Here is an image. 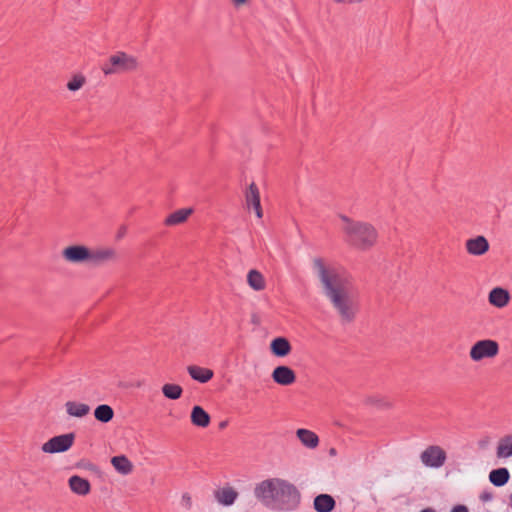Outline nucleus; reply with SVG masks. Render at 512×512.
I'll return each instance as SVG.
<instances>
[{
	"label": "nucleus",
	"instance_id": "6e6552de",
	"mask_svg": "<svg viewBox=\"0 0 512 512\" xmlns=\"http://www.w3.org/2000/svg\"><path fill=\"white\" fill-rule=\"evenodd\" d=\"M62 257L70 264H90V248L85 245H70L62 250Z\"/></svg>",
	"mask_w": 512,
	"mask_h": 512
},
{
	"label": "nucleus",
	"instance_id": "c85d7f7f",
	"mask_svg": "<svg viewBox=\"0 0 512 512\" xmlns=\"http://www.w3.org/2000/svg\"><path fill=\"white\" fill-rule=\"evenodd\" d=\"M85 82H86V79L83 75L76 74L67 83V88H68V90L75 92V91L80 90L83 87V85L85 84Z\"/></svg>",
	"mask_w": 512,
	"mask_h": 512
},
{
	"label": "nucleus",
	"instance_id": "2f4dec72",
	"mask_svg": "<svg viewBox=\"0 0 512 512\" xmlns=\"http://www.w3.org/2000/svg\"><path fill=\"white\" fill-rule=\"evenodd\" d=\"M126 231H127L126 226H124V225L120 226L117 231V234H116V239L119 240V239L123 238L126 234Z\"/></svg>",
	"mask_w": 512,
	"mask_h": 512
},
{
	"label": "nucleus",
	"instance_id": "cd10ccee",
	"mask_svg": "<svg viewBox=\"0 0 512 512\" xmlns=\"http://www.w3.org/2000/svg\"><path fill=\"white\" fill-rule=\"evenodd\" d=\"M163 395L170 400H177L182 396L183 389L178 384L167 383L162 386Z\"/></svg>",
	"mask_w": 512,
	"mask_h": 512
},
{
	"label": "nucleus",
	"instance_id": "c9c22d12",
	"mask_svg": "<svg viewBox=\"0 0 512 512\" xmlns=\"http://www.w3.org/2000/svg\"><path fill=\"white\" fill-rule=\"evenodd\" d=\"M483 500H490L491 497L489 495H482L481 497Z\"/></svg>",
	"mask_w": 512,
	"mask_h": 512
},
{
	"label": "nucleus",
	"instance_id": "72a5a7b5",
	"mask_svg": "<svg viewBox=\"0 0 512 512\" xmlns=\"http://www.w3.org/2000/svg\"><path fill=\"white\" fill-rule=\"evenodd\" d=\"M232 1L235 6L239 7L243 4H245L247 0H232Z\"/></svg>",
	"mask_w": 512,
	"mask_h": 512
},
{
	"label": "nucleus",
	"instance_id": "39448f33",
	"mask_svg": "<svg viewBox=\"0 0 512 512\" xmlns=\"http://www.w3.org/2000/svg\"><path fill=\"white\" fill-rule=\"evenodd\" d=\"M422 465L429 469H440L447 462L446 450L440 445H428L419 455Z\"/></svg>",
	"mask_w": 512,
	"mask_h": 512
},
{
	"label": "nucleus",
	"instance_id": "4be33fe9",
	"mask_svg": "<svg viewBox=\"0 0 512 512\" xmlns=\"http://www.w3.org/2000/svg\"><path fill=\"white\" fill-rule=\"evenodd\" d=\"M496 455L500 459L512 457V434L504 435L499 439Z\"/></svg>",
	"mask_w": 512,
	"mask_h": 512
},
{
	"label": "nucleus",
	"instance_id": "bb28decb",
	"mask_svg": "<svg viewBox=\"0 0 512 512\" xmlns=\"http://www.w3.org/2000/svg\"><path fill=\"white\" fill-rule=\"evenodd\" d=\"M94 417L99 422L108 423L113 419L114 411L111 406L107 404H101L95 408Z\"/></svg>",
	"mask_w": 512,
	"mask_h": 512
},
{
	"label": "nucleus",
	"instance_id": "9d476101",
	"mask_svg": "<svg viewBox=\"0 0 512 512\" xmlns=\"http://www.w3.org/2000/svg\"><path fill=\"white\" fill-rule=\"evenodd\" d=\"M245 203L247 209H253L257 218L263 217V210L260 203V192L255 183H251L245 191Z\"/></svg>",
	"mask_w": 512,
	"mask_h": 512
},
{
	"label": "nucleus",
	"instance_id": "f03ea898",
	"mask_svg": "<svg viewBox=\"0 0 512 512\" xmlns=\"http://www.w3.org/2000/svg\"><path fill=\"white\" fill-rule=\"evenodd\" d=\"M253 493L264 506L277 511H294L301 502L298 488L288 480L278 477L260 481L255 485Z\"/></svg>",
	"mask_w": 512,
	"mask_h": 512
},
{
	"label": "nucleus",
	"instance_id": "7c9ffc66",
	"mask_svg": "<svg viewBox=\"0 0 512 512\" xmlns=\"http://www.w3.org/2000/svg\"><path fill=\"white\" fill-rule=\"evenodd\" d=\"M180 502H181V505L185 509H190L192 507V498H191V496L188 493H184L181 496V501Z\"/></svg>",
	"mask_w": 512,
	"mask_h": 512
},
{
	"label": "nucleus",
	"instance_id": "ddd939ff",
	"mask_svg": "<svg viewBox=\"0 0 512 512\" xmlns=\"http://www.w3.org/2000/svg\"><path fill=\"white\" fill-rule=\"evenodd\" d=\"M488 301L492 306L501 309L508 305L510 294L502 287H495L489 292Z\"/></svg>",
	"mask_w": 512,
	"mask_h": 512
},
{
	"label": "nucleus",
	"instance_id": "423d86ee",
	"mask_svg": "<svg viewBox=\"0 0 512 512\" xmlns=\"http://www.w3.org/2000/svg\"><path fill=\"white\" fill-rule=\"evenodd\" d=\"M499 344L492 339H483L475 342L469 351V357L474 362H480L483 359H491L498 355Z\"/></svg>",
	"mask_w": 512,
	"mask_h": 512
},
{
	"label": "nucleus",
	"instance_id": "7ed1b4c3",
	"mask_svg": "<svg viewBox=\"0 0 512 512\" xmlns=\"http://www.w3.org/2000/svg\"><path fill=\"white\" fill-rule=\"evenodd\" d=\"M339 218L343 222V232L354 248L366 251L376 244L378 232L371 223L356 221L343 214H341Z\"/></svg>",
	"mask_w": 512,
	"mask_h": 512
},
{
	"label": "nucleus",
	"instance_id": "4c0bfd02",
	"mask_svg": "<svg viewBox=\"0 0 512 512\" xmlns=\"http://www.w3.org/2000/svg\"><path fill=\"white\" fill-rule=\"evenodd\" d=\"M329 453H330V455H335L336 454V450L334 448H331Z\"/></svg>",
	"mask_w": 512,
	"mask_h": 512
},
{
	"label": "nucleus",
	"instance_id": "dca6fc26",
	"mask_svg": "<svg viewBox=\"0 0 512 512\" xmlns=\"http://www.w3.org/2000/svg\"><path fill=\"white\" fill-rule=\"evenodd\" d=\"M187 372L193 380L202 384L209 382L214 376L213 370L197 365L188 366Z\"/></svg>",
	"mask_w": 512,
	"mask_h": 512
},
{
	"label": "nucleus",
	"instance_id": "f257e3e1",
	"mask_svg": "<svg viewBox=\"0 0 512 512\" xmlns=\"http://www.w3.org/2000/svg\"><path fill=\"white\" fill-rule=\"evenodd\" d=\"M313 271L320 281L323 294L344 323H351L358 312V291L348 274L338 266L316 257Z\"/></svg>",
	"mask_w": 512,
	"mask_h": 512
},
{
	"label": "nucleus",
	"instance_id": "aec40b11",
	"mask_svg": "<svg viewBox=\"0 0 512 512\" xmlns=\"http://www.w3.org/2000/svg\"><path fill=\"white\" fill-rule=\"evenodd\" d=\"M296 436L309 449H314L319 444L318 436L311 430L300 428L296 431Z\"/></svg>",
	"mask_w": 512,
	"mask_h": 512
},
{
	"label": "nucleus",
	"instance_id": "393cba45",
	"mask_svg": "<svg viewBox=\"0 0 512 512\" xmlns=\"http://www.w3.org/2000/svg\"><path fill=\"white\" fill-rule=\"evenodd\" d=\"M191 422L198 427H207L210 423L209 414L201 407L194 406L191 411Z\"/></svg>",
	"mask_w": 512,
	"mask_h": 512
},
{
	"label": "nucleus",
	"instance_id": "a878e982",
	"mask_svg": "<svg viewBox=\"0 0 512 512\" xmlns=\"http://www.w3.org/2000/svg\"><path fill=\"white\" fill-rule=\"evenodd\" d=\"M509 477L510 474L506 468L494 469L489 474L490 482L497 487L505 485L508 482Z\"/></svg>",
	"mask_w": 512,
	"mask_h": 512
},
{
	"label": "nucleus",
	"instance_id": "1a4fd4ad",
	"mask_svg": "<svg viewBox=\"0 0 512 512\" xmlns=\"http://www.w3.org/2000/svg\"><path fill=\"white\" fill-rule=\"evenodd\" d=\"M118 257L117 250L111 246L90 249V264L95 266L116 262Z\"/></svg>",
	"mask_w": 512,
	"mask_h": 512
},
{
	"label": "nucleus",
	"instance_id": "4468645a",
	"mask_svg": "<svg viewBox=\"0 0 512 512\" xmlns=\"http://www.w3.org/2000/svg\"><path fill=\"white\" fill-rule=\"evenodd\" d=\"M292 346L285 337H276L270 342V351L276 357H286L291 353Z\"/></svg>",
	"mask_w": 512,
	"mask_h": 512
},
{
	"label": "nucleus",
	"instance_id": "b1692460",
	"mask_svg": "<svg viewBox=\"0 0 512 512\" xmlns=\"http://www.w3.org/2000/svg\"><path fill=\"white\" fill-rule=\"evenodd\" d=\"M111 464L122 475H128L133 471V464L125 455L114 456Z\"/></svg>",
	"mask_w": 512,
	"mask_h": 512
},
{
	"label": "nucleus",
	"instance_id": "9b49d317",
	"mask_svg": "<svg viewBox=\"0 0 512 512\" xmlns=\"http://www.w3.org/2000/svg\"><path fill=\"white\" fill-rule=\"evenodd\" d=\"M271 377L275 383L282 386L292 385L296 381L295 372L285 365L275 367Z\"/></svg>",
	"mask_w": 512,
	"mask_h": 512
},
{
	"label": "nucleus",
	"instance_id": "58836bf2",
	"mask_svg": "<svg viewBox=\"0 0 512 512\" xmlns=\"http://www.w3.org/2000/svg\"><path fill=\"white\" fill-rule=\"evenodd\" d=\"M509 501H510V506L512 507V494L509 497Z\"/></svg>",
	"mask_w": 512,
	"mask_h": 512
},
{
	"label": "nucleus",
	"instance_id": "5701e85b",
	"mask_svg": "<svg viewBox=\"0 0 512 512\" xmlns=\"http://www.w3.org/2000/svg\"><path fill=\"white\" fill-rule=\"evenodd\" d=\"M247 283L254 291H262L266 287V281L263 274L256 269H252L248 272Z\"/></svg>",
	"mask_w": 512,
	"mask_h": 512
},
{
	"label": "nucleus",
	"instance_id": "473e14b6",
	"mask_svg": "<svg viewBox=\"0 0 512 512\" xmlns=\"http://www.w3.org/2000/svg\"><path fill=\"white\" fill-rule=\"evenodd\" d=\"M451 512H468V508L464 505L454 506Z\"/></svg>",
	"mask_w": 512,
	"mask_h": 512
},
{
	"label": "nucleus",
	"instance_id": "f704fd0d",
	"mask_svg": "<svg viewBox=\"0 0 512 512\" xmlns=\"http://www.w3.org/2000/svg\"><path fill=\"white\" fill-rule=\"evenodd\" d=\"M420 512H435V510L433 508H425V509L421 510Z\"/></svg>",
	"mask_w": 512,
	"mask_h": 512
},
{
	"label": "nucleus",
	"instance_id": "f3484780",
	"mask_svg": "<svg viewBox=\"0 0 512 512\" xmlns=\"http://www.w3.org/2000/svg\"><path fill=\"white\" fill-rule=\"evenodd\" d=\"M68 484L71 491L80 496H85L89 494L91 490V485L89 481L78 475L71 476L68 480Z\"/></svg>",
	"mask_w": 512,
	"mask_h": 512
},
{
	"label": "nucleus",
	"instance_id": "20e7f679",
	"mask_svg": "<svg viewBox=\"0 0 512 512\" xmlns=\"http://www.w3.org/2000/svg\"><path fill=\"white\" fill-rule=\"evenodd\" d=\"M139 62L136 57L122 51L111 55L102 65L101 70L106 76L129 73L137 70Z\"/></svg>",
	"mask_w": 512,
	"mask_h": 512
},
{
	"label": "nucleus",
	"instance_id": "f8f14e48",
	"mask_svg": "<svg viewBox=\"0 0 512 512\" xmlns=\"http://www.w3.org/2000/svg\"><path fill=\"white\" fill-rule=\"evenodd\" d=\"M465 248L470 255L482 256L489 250V242L484 236L479 235L468 239Z\"/></svg>",
	"mask_w": 512,
	"mask_h": 512
},
{
	"label": "nucleus",
	"instance_id": "c756f323",
	"mask_svg": "<svg viewBox=\"0 0 512 512\" xmlns=\"http://www.w3.org/2000/svg\"><path fill=\"white\" fill-rule=\"evenodd\" d=\"M367 403L376 405L379 407H388L389 404L385 401H383L379 396L372 395L367 398Z\"/></svg>",
	"mask_w": 512,
	"mask_h": 512
},
{
	"label": "nucleus",
	"instance_id": "2eb2a0df",
	"mask_svg": "<svg viewBox=\"0 0 512 512\" xmlns=\"http://www.w3.org/2000/svg\"><path fill=\"white\" fill-rule=\"evenodd\" d=\"M214 497L220 505L231 506L238 498V492L232 487H223L214 492Z\"/></svg>",
	"mask_w": 512,
	"mask_h": 512
},
{
	"label": "nucleus",
	"instance_id": "412c9836",
	"mask_svg": "<svg viewBox=\"0 0 512 512\" xmlns=\"http://www.w3.org/2000/svg\"><path fill=\"white\" fill-rule=\"evenodd\" d=\"M193 213L192 208L178 209L171 213L164 221L167 226H175L184 223Z\"/></svg>",
	"mask_w": 512,
	"mask_h": 512
},
{
	"label": "nucleus",
	"instance_id": "e433bc0d",
	"mask_svg": "<svg viewBox=\"0 0 512 512\" xmlns=\"http://www.w3.org/2000/svg\"><path fill=\"white\" fill-rule=\"evenodd\" d=\"M227 425V422L226 421H223L220 423V428H225Z\"/></svg>",
	"mask_w": 512,
	"mask_h": 512
},
{
	"label": "nucleus",
	"instance_id": "6ab92c4d",
	"mask_svg": "<svg viewBox=\"0 0 512 512\" xmlns=\"http://www.w3.org/2000/svg\"><path fill=\"white\" fill-rule=\"evenodd\" d=\"M335 500L329 494H320L314 498L313 506L317 512H331L335 508Z\"/></svg>",
	"mask_w": 512,
	"mask_h": 512
},
{
	"label": "nucleus",
	"instance_id": "a211bd4d",
	"mask_svg": "<svg viewBox=\"0 0 512 512\" xmlns=\"http://www.w3.org/2000/svg\"><path fill=\"white\" fill-rule=\"evenodd\" d=\"M66 413L71 417L83 418L90 412V406L76 401H67L65 403Z\"/></svg>",
	"mask_w": 512,
	"mask_h": 512
},
{
	"label": "nucleus",
	"instance_id": "0eeeda50",
	"mask_svg": "<svg viewBox=\"0 0 512 512\" xmlns=\"http://www.w3.org/2000/svg\"><path fill=\"white\" fill-rule=\"evenodd\" d=\"M74 439L73 433L54 436L42 445L41 450L48 454L66 452L72 447Z\"/></svg>",
	"mask_w": 512,
	"mask_h": 512
}]
</instances>
